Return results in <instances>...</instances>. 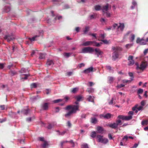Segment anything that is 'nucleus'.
Segmentation results:
<instances>
[{
	"mask_svg": "<svg viewBox=\"0 0 148 148\" xmlns=\"http://www.w3.org/2000/svg\"><path fill=\"white\" fill-rule=\"evenodd\" d=\"M113 29L111 26H109L107 27L106 29L109 30L111 29H115L117 34H119L122 32L123 30L125 27L124 24L123 23H119V25L116 23H114L113 25Z\"/></svg>",
	"mask_w": 148,
	"mask_h": 148,
	"instance_id": "nucleus-1",
	"label": "nucleus"
},
{
	"mask_svg": "<svg viewBox=\"0 0 148 148\" xmlns=\"http://www.w3.org/2000/svg\"><path fill=\"white\" fill-rule=\"evenodd\" d=\"M66 110H71L68 112L65 115L66 117H69L72 114L75 113L77 111H79V107L78 106H68L65 108Z\"/></svg>",
	"mask_w": 148,
	"mask_h": 148,
	"instance_id": "nucleus-2",
	"label": "nucleus"
},
{
	"mask_svg": "<svg viewBox=\"0 0 148 148\" xmlns=\"http://www.w3.org/2000/svg\"><path fill=\"white\" fill-rule=\"evenodd\" d=\"M112 49L113 53L112 55V59L114 60L118 58L119 56V51L122 50V49L119 47H112Z\"/></svg>",
	"mask_w": 148,
	"mask_h": 148,
	"instance_id": "nucleus-3",
	"label": "nucleus"
},
{
	"mask_svg": "<svg viewBox=\"0 0 148 148\" xmlns=\"http://www.w3.org/2000/svg\"><path fill=\"white\" fill-rule=\"evenodd\" d=\"M92 45L94 46L99 47L100 46V44L99 43H97L95 41H88L83 42L81 45V46H87Z\"/></svg>",
	"mask_w": 148,
	"mask_h": 148,
	"instance_id": "nucleus-4",
	"label": "nucleus"
},
{
	"mask_svg": "<svg viewBox=\"0 0 148 148\" xmlns=\"http://www.w3.org/2000/svg\"><path fill=\"white\" fill-rule=\"evenodd\" d=\"M128 114L130 115L128 116H124L121 115H119L118 118L119 119H121L122 120L128 121L131 119L132 118V115L134 114V112L132 111H129L128 112Z\"/></svg>",
	"mask_w": 148,
	"mask_h": 148,
	"instance_id": "nucleus-5",
	"label": "nucleus"
},
{
	"mask_svg": "<svg viewBox=\"0 0 148 148\" xmlns=\"http://www.w3.org/2000/svg\"><path fill=\"white\" fill-rule=\"evenodd\" d=\"M94 51V49L90 47H85L82 49V51L80 53H92Z\"/></svg>",
	"mask_w": 148,
	"mask_h": 148,
	"instance_id": "nucleus-6",
	"label": "nucleus"
},
{
	"mask_svg": "<svg viewBox=\"0 0 148 148\" xmlns=\"http://www.w3.org/2000/svg\"><path fill=\"white\" fill-rule=\"evenodd\" d=\"M136 68L137 69H139L142 70H144L147 67L148 64L146 62H143L140 64L139 66L138 63H136Z\"/></svg>",
	"mask_w": 148,
	"mask_h": 148,
	"instance_id": "nucleus-7",
	"label": "nucleus"
},
{
	"mask_svg": "<svg viewBox=\"0 0 148 148\" xmlns=\"http://www.w3.org/2000/svg\"><path fill=\"white\" fill-rule=\"evenodd\" d=\"M97 138L99 142L104 144L107 143L108 141V139L107 138H103V136L101 135H97Z\"/></svg>",
	"mask_w": 148,
	"mask_h": 148,
	"instance_id": "nucleus-8",
	"label": "nucleus"
},
{
	"mask_svg": "<svg viewBox=\"0 0 148 148\" xmlns=\"http://www.w3.org/2000/svg\"><path fill=\"white\" fill-rule=\"evenodd\" d=\"M94 51H95V54L97 56V57H102V55L103 53V51L99 48H96L94 49Z\"/></svg>",
	"mask_w": 148,
	"mask_h": 148,
	"instance_id": "nucleus-9",
	"label": "nucleus"
},
{
	"mask_svg": "<svg viewBox=\"0 0 148 148\" xmlns=\"http://www.w3.org/2000/svg\"><path fill=\"white\" fill-rule=\"evenodd\" d=\"M113 115L110 113H108L105 114H102L99 115V116L101 118H103L105 119H109L111 117H112Z\"/></svg>",
	"mask_w": 148,
	"mask_h": 148,
	"instance_id": "nucleus-10",
	"label": "nucleus"
},
{
	"mask_svg": "<svg viewBox=\"0 0 148 148\" xmlns=\"http://www.w3.org/2000/svg\"><path fill=\"white\" fill-rule=\"evenodd\" d=\"M39 35H36L32 37V38H29V40L31 41H34L36 40L37 38L39 37L40 36H42L43 33V31L40 30L39 31Z\"/></svg>",
	"mask_w": 148,
	"mask_h": 148,
	"instance_id": "nucleus-11",
	"label": "nucleus"
},
{
	"mask_svg": "<svg viewBox=\"0 0 148 148\" xmlns=\"http://www.w3.org/2000/svg\"><path fill=\"white\" fill-rule=\"evenodd\" d=\"M49 103H42L41 105V110H47L49 108Z\"/></svg>",
	"mask_w": 148,
	"mask_h": 148,
	"instance_id": "nucleus-12",
	"label": "nucleus"
},
{
	"mask_svg": "<svg viewBox=\"0 0 148 148\" xmlns=\"http://www.w3.org/2000/svg\"><path fill=\"white\" fill-rule=\"evenodd\" d=\"M137 43L139 44L140 45H146L147 43L146 41L143 39V38L140 39L138 38H137L136 41Z\"/></svg>",
	"mask_w": 148,
	"mask_h": 148,
	"instance_id": "nucleus-13",
	"label": "nucleus"
},
{
	"mask_svg": "<svg viewBox=\"0 0 148 148\" xmlns=\"http://www.w3.org/2000/svg\"><path fill=\"white\" fill-rule=\"evenodd\" d=\"M137 105H136L134 107L132 108V110L133 111H135L136 113H137L138 111H140L142 109L143 107L142 106H139L138 107Z\"/></svg>",
	"mask_w": 148,
	"mask_h": 148,
	"instance_id": "nucleus-14",
	"label": "nucleus"
},
{
	"mask_svg": "<svg viewBox=\"0 0 148 148\" xmlns=\"http://www.w3.org/2000/svg\"><path fill=\"white\" fill-rule=\"evenodd\" d=\"M133 57L132 56H130L128 58V60L129 61V63L128 64L129 66L132 65L134 63V62L133 60Z\"/></svg>",
	"mask_w": 148,
	"mask_h": 148,
	"instance_id": "nucleus-15",
	"label": "nucleus"
},
{
	"mask_svg": "<svg viewBox=\"0 0 148 148\" xmlns=\"http://www.w3.org/2000/svg\"><path fill=\"white\" fill-rule=\"evenodd\" d=\"M4 38L8 42H9L14 39V37L12 36L6 35L4 37Z\"/></svg>",
	"mask_w": 148,
	"mask_h": 148,
	"instance_id": "nucleus-16",
	"label": "nucleus"
},
{
	"mask_svg": "<svg viewBox=\"0 0 148 148\" xmlns=\"http://www.w3.org/2000/svg\"><path fill=\"white\" fill-rule=\"evenodd\" d=\"M109 5L108 4H107L106 5L103 6L102 8V10L103 14L108 11Z\"/></svg>",
	"mask_w": 148,
	"mask_h": 148,
	"instance_id": "nucleus-17",
	"label": "nucleus"
},
{
	"mask_svg": "<svg viewBox=\"0 0 148 148\" xmlns=\"http://www.w3.org/2000/svg\"><path fill=\"white\" fill-rule=\"evenodd\" d=\"M137 7V3L134 0H133L132 2V5L131 7V9H133Z\"/></svg>",
	"mask_w": 148,
	"mask_h": 148,
	"instance_id": "nucleus-18",
	"label": "nucleus"
},
{
	"mask_svg": "<svg viewBox=\"0 0 148 148\" xmlns=\"http://www.w3.org/2000/svg\"><path fill=\"white\" fill-rule=\"evenodd\" d=\"M93 67H90L89 68L83 71V73H88L90 72H92L93 71Z\"/></svg>",
	"mask_w": 148,
	"mask_h": 148,
	"instance_id": "nucleus-19",
	"label": "nucleus"
},
{
	"mask_svg": "<svg viewBox=\"0 0 148 148\" xmlns=\"http://www.w3.org/2000/svg\"><path fill=\"white\" fill-rule=\"evenodd\" d=\"M29 75H30L29 74L23 75L21 77V79L23 81L24 80L27 79V77Z\"/></svg>",
	"mask_w": 148,
	"mask_h": 148,
	"instance_id": "nucleus-20",
	"label": "nucleus"
},
{
	"mask_svg": "<svg viewBox=\"0 0 148 148\" xmlns=\"http://www.w3.org/2000/svg\"><path fill=\"white\" fill-rule=\"evenodd\" d=\"M108 126L114 129H115L117 127V125L115 123L109 124L108 125Z\"/></svg>",
	"mask_w": 148,
	"mask_h": 148,
	"instance_id": "nucleus-21",
	"label": "nucleus"
},
{
	"mask_svg": "<svg viewBox=\"0 0 148 148\" xmlns=\"http://www.w3.org/2000/svg\"><path fill=\"white\" fill-rule=\"evenodd\" d=\"M97 130L99 133H101L103 131V129L101 127L98 126L97 128Z\"/></svg>",
	"mask_w": 148,
	"mask_h": 148,
	"instance_id": "nucleus-22",
	"label": "nucleus"
},
{
	"mask_svg": "<svg viewBox=\"0 0 148 148\" xmlns=\"http://www.w3.org/2000/svg\"><path fill=\"white\" fill-rule=\"evenodd\" d=\"M28 112L29 110L27 108L26 109L23 110L21 111V112L22 113L26 115L28 113Z\"/></svg>",
	"mask_w": 148,
	"mask_h": 148,
	"instance_id": "nucleus-23",
	"label": "nucleus"
},
{
	"mask_svg": "<svg viewBox=\"0 0 148 148\" xmlns=\"http://www.w3.org/2000/svg\"><path fill=\"white\" fill-rule=\"evenodd\" d=\"M10 8L9 6H5L4 9V11L5 12H8L10 11Z\"/></svg>",
	"mask_w": 148,
	"mask_h": 148,
	"instance_id": "nucleus-24",
	"label": "nucleus"
},
{
	"mask_svg": "<svg viewBox=\"0 0 148 148\" xmlns=\"http://www.w3.org/2000/svg\"><path fill=\"white\" fill-rule=\"evenodd\" d=\"M53 64V62L52 60H48L47 63V66H49Z\"/></svg>",
	"mask_w": 148,
	"mask_h": 148,
	"instance_id": "nucleus-25",
	"label": "nucleus"
},
{
	"mask_svg": "<svg viewBox=\"0 0 148 148\" xmlns=\"http://www.w3.org/2000/svg\"><path fill=\"white\" fill-rule=\"evenodd\" d=\"M90 29V27L88 26H87L85 27V29L83 30L84 34H86L87 32L89 31Z\"/></svg>",
	"mask_w": 148,
	"mask_h": 148,
	"instance_id": "nucleus-26",
	"label": "nucleus"
},
{
	"mask_svg": "<svg viewBox=\"0 0 148 148\" xmlns=\"http://www.w3.org/2000/svg\"><path fill=\"white\" fill-rule=\"evenodd\" d=\"M87 99L89 101L93 102L94 97L90 95L87 98Z\"/></svg>",
	"mask_w": 148,
	"mask_h": 148,
	"instance_id": "nucleus-27",
	"label": "nucleus"
},
{
	"mask_svg": "<svg viewBox=\"0 0 148 148\" xmlns=\"http://www.w3.org/2000/svg\"><path fill=\"white\" fill-rule=\"evenodd\" d=\"M45 53H40L39 54V58L40 59H43L45 58Z\"/></svg>",
	"mask_w": 148,
	"mask_h": 148,
	"instance_id": "nucleus-28",
	"label": "nucleus"
},
{
	"mask_svg": "<svg viewBox=\"0 0 148 148\" xmlns=\"http://www.w3.org/2000/svg\"><path fill=\"white\" fill-rule=\"evenodd\" d=\"M94 89L92 88H87V91L89 93H92L94 92Z\"/></svg>",
	"mask_w": 148,
	"mask_h": 148,
	"instance_id": "nucleus-29",
	"label": "nucleus"
},
{
	"mask_svg": "<svg viewBox=\"0 0 148 148\" xmlns=\"http://www.w3.org/2000/svg\"><path fill=\"white\" fill-rule=\"evenodd\" d=\"M115 123L117 125V127L119 126H121L122 124L121 121L120 120H117Z\"/></svg>",
	"mask_w": 148,
	"mask_h": 148,
	"instance_id": "nucleus-30",
	"label": "nucleus"
},
{
	"mask_svg": "<svg viewBox=\"0 0 148 148\" xmlns=\"http://www.w3.org/2000/svg\"><path fill=\"white\" fill-rule=\"evenodd\" d=\"M72 54V53L65 52L63 53V55L64 57L68 58Z\"/></svg>",
	"mask_w": 148,
	"mask_h": 148,
	"instance_id": "nucleus-31",
	"label": "nucleus"
},
{
	"mask_svg": "<svg viewBox=\"0 0 148 148\" xmlns=\"http://www.w3.org/2000/svg\"><path fill=\"white\" fill-rule=\"evenodd\" d=\"M103 14H105L106 16L108 18L110 17L112 15V13H110L108 11L105 12Z\"/></svg>",
	"mask_w": 148,
	"mask_h": 148,
	"instance_id": "nucleus-32",
	"label": "nucleus"
},
{
	"mask_svg": "<svg viewBox=\"0 0 148 148\" xmlns=\"http://www.w3.org/2000/svg\"><path fill=\"white\" fill-rule=\"evenodd\" d=\"M83 98V97L82 95H79L77 96L76 97L77 101H80Z\"/></svg>",
	"mask_w": 148,
	"mask_h": 148,
	"instance_id": "nucleus-33",
	"label": "nucleus"
},
{
	"mask_svg": "<svg viewBox=\"0 0 148 148\" xmlns=\"http://www.w3.org/2000/svg\"><path fill=\"white\" fill-rule=\"evenodd\" d=\"M108 82L110 83H112L114 79L113 77H108Z\"/></svg>",
	"mask_w": 148,
	"mask_h": 148,
	"instance_id": "nucleus-34",
	"label": "nucleus"
},
{
	"mask_svg": "<svg viewBox=\"0 0 148 148\" xmlns=\"http://www.w3.org/2000/svg\"><path fill=\"white\" fill-rule=\"evenodd\" d=\"M78 90V88H75L73 89L72 90H71V92L73 93H76Z\"/></svg>",
	"mask_w": 148,
	"mask_h": 148,
	"instance_id": "nucleus-35",
	"label": "nucleus"
},
{
	"mask_svg": "<svg viewBox=\"0 0 148 148\" xmlns=\"http://www.w3.org/2000/svg\"><path fill=\"white\" fill-rule=\"evenodd\" d=\"M48 145V144L46 141H44V143L42 145V147L43 148H46Z\"/></svg>",
	"mask_w": 148,
	"mask_h": 148,
	"instance_id": "nucleus-36",
	"label": "nucleus"
},
{
	"mask_svg": "<svg viewBox=\"0 0 148 148\" xmlns=\"http://www.w3.org/2000/svg\"><path fill=\"white\" fill-rule=\"evenodd\" d=\"M37 86V84L36 83H34L30 85V87L31 88H36Z\"/></svg>",
	"mask_w": 148,
	"mask_h": 148,
	"instance_id": "nucleus-37",
	"label": "nucleus"
},
{
	"mask_svg": "<svg viewBox=\"0 0 148 148\" xmlns=\"http://www.w3.org/2000/svg\"><path fill=\"white\" fill-rule=\"evenodd\" d=\"M128 75L129 76L131 77V78H130L131 81H132L133 80L134 77L133 73L132 72H129L128 73Z\"/></svg>",
	"mask_w": 148,
	"mask_h": 148,
	"instance_id": "nucleus-38",
	"label": "nucleus"
},
{
	"mask_svg": "<svg viewBox=\"0 0 148 148\" xmlns=\"http://www.w3.org/2000/svg\"><path fill=\"white\" fill-rule=\"evenodd\" d=\"M101 8V6L99 5H97L95 6V9L96 10H99Z\"/></svg>",
	"mask_w": 148,
	"mask_h": 148,
	"instance_id": "nucleus-39",
	"label": "nucleus"
},
{
	"mask_svg": "<svg viewBox=\"0 0 148 148\" xmlns=\"http://www.w3.org/2000/svg\"><path fill=\"white\" fill-rule=\"evenodd\" d=\"M27 70L25 68H22L20 71L21 73H23L27 72Z\"/></svg>",
	"mask_w": 148,
	"mask_h": 148,
	"instance_id": "nucleus-40",
	"label": "nucleus"
},
{
	"mask_svg": "<svg viewBox=\"0 0 148 148\" xmlns=\"http://www.w3.org/2000/svg\"><path fill=\"white\" fill-rule=\"evenodd\" d=\"M81 148H88V144L86 143H84L82 145Z\"/></svg>",
	"mask_w": 148,
	"mask_h": 148,
	"instance_id": "nucleus-41",
	"label": "nucleus"
},
{
	"mask_svg": "<svg viewBox=\"0 0 148 148\" xmlns=\"http://www.w3.org/2000/svg\"><path fill=\"white\" fill-rule=\"evenodd\" d=\"M97 121V120L95 118H92L91 119V122H92V123H93L95 124V123H96Z\"/></svg>",
	"mask_w": 148,
	"mask_h": 148,
	"instance_id": "nucleus-42",
	"label": "nucleus"
},
{
	"mask_svg": "<svg viewBox=\"0 0 148 148\" xmlns=\"http://www.w3.org/2000/svg\"><path fill=\"white\" fill-rule=\"evenodd\" d=\"M96 136V132L95 131H93L91 133L90 136L93 138H95Z\"/></svg>",
	"mask_w": 148,
	"mask_h": 148,
	"instance_id": "nucleus-43",
	"label": "nucleus"
},
{
	"mask_svg": "<svg viewBox=\"0 0 148 148\" xmlns=\"http://www.w3.org/2000/svg\"><path fill=\"white\" fill-rule=\"evenodd\" d=\"M128 137L127 136H124L123 138L122 141L126 142L128 140Z\"/></svg>",
	"mask_w": 148,
	"mask_h": 148,
	"instance_id": "nucleus-44",
	"label": "nucleus"
},
{
	"mask_svg": "<svg viewBox=\"0 0 148 148\" xmlns=\"http://www.w3.org/2000/svg\"><path fill=\"white\" fill-rule=\"evenodd\" d=\"M133 44H129L126 45L125 47L127 49H128L133 45Z\"/></svg>",
	"mask_w": 148,
	"mask_h": 148,
	"instance_id": "nucleus-45",
	"label": "nucleus"
},
{
	"mask_svg": "<svg viewBox=\"0 0 148 148\" xmlns=\"http://www.w3.org/2000/svg\"><path fill=\"white\" fill-rule=\"evenodd\" d=\"M142 125H147L148 124V121L146 120L143 121L142 122Z\"/></svg>",
	"mask_w": 148,
	"mask_h": 148,
	"instance_id": "nucleus-46",
	"label": "nucleus"
},
{
	"mask_svg": "<svg viewBox=\"0 0 148 148\" xmlns=\"http://www.w3.org/2000/svg\"><path fill=\"white\" fill-rule=\"evenodd\" d=\"M54 125L53 124H49L47 126V128L48 129H51L54 126Z\"/></svg>",
	"mask_w": 148,
	"mask_h": 148,
	"instance_id": "nucleus-47",
	"label": "nucleus"
},
{
	"mask_svg": "<svg viewBox=\"0 0 148 148\" xmlns=\"http://www.w3.org/2000/svg\"><path fill=\"white\" fill-rule=\"evenodd\" d=\"M16 113L12 112H11L9 113V114L12 116V117H15V115L16 114Z\"/></svg>",
	"mask_w": 148,
	"mask_h": 148,
	"instance_id": "nucleus-48",
	"label": "nucleus"
},
{
	"mask_svg": "<svg viewBox=\"0 0 148 148\" xmlns=\"http://www.w3.org/2000/svg\"><path fill=\"white\" fill-rule=\"evenodd\" d=\"M135 35L134 34L132 35L131 37L130 38V40L132 42L134 39Z\"/></svg>",
	"mask_w": 148,
	"mask_h": 148,
	"instance_id": "nucleus-49",
	"label": "nucleus"
},
{
	"mask_svg": "<svg viewBox=\"0 0 148 148\" xmlns=\"http://www.w3.org/2000/svg\"><path fill=\"white\" fill-rule=\"evenodd\" d=\"M62 100L61 99H58L56 100H55L53 101V102L54 103H56L58 102H59L61 101H62Z\"/></svg>",
	"mask_w": 148,
	"mask_h": 148,
	"instance_id": "nucleus-50",
	"label": "nucleus"
},
{
	"mask_svg": "<svg viewBox=\"0 0 148 148\" xmlns=\"http://www.w3.org/2000/svg\"><path fill=\"white\" fill-rule=\"evenodd\" d=\"M143 90L142 89L140 88L138 90L137 93L138 94H141L143 93Z\"/></svg>",
	"mask_w": 148,
	"mask_h": 148,
	"instance_id": "nucleus-51",
	"label": "nucleus"
},
{
	"mask_svg": "<svg viewBox=\"0 0 148 148\" xmlns=\"http://www.w3.org/2000/svg\"><path fill=\"white\" fill-rule=\"evenodd\" d=\"M124 85L121 84L120 85H118L116 87L118 88H120L124 87Z\"/></svg>",
	"mask_w": 148,
	"mask_h": 148,
	"instance_id": "nucleus-52",
	"label": "nucleus"
},
{
	"mask_svg": "<svg viewBox=\"0 0 148 148\" xmlns=\"http://www.w3.org/2000/svg\"><path fill=\"white\" fill-rule=\"evenodd\" d=\"M88 84H89V85H88V86H92L95 84L93 82H89L88 83Z\"/></svg>",
	"mask_w": 148,
	"mask_h": 148,
	"instance_id": "nucleus-53",
	"label": "nucleus"
},
{
	"mask_svg": "<svg viewBox=\"0 0 148 148\" xmlns=\"http://www.w3.org/2000/svg\"><path fill=\"white\" fill-rule=\"evenodd\" d=\"M123 82L124 83H127L129 82H131V80H126V79H124L123 80Z\"/></svg>",
	"mask_w": 148,
	"mask_h": 148,
	"instance_id": "nucleus-54",
	"label": "nucleus"
},
{
	"mask_svg": "<svg viewBox=\"0 0 148 148\" xmlns=\"http://www.w3.org/2000/svg\"><path fill=\"white\" fill-rule=\"evenodd\" d=\"M88 35L90 36H92L95 38V39H97V38L96 37V34H91L90 33L88 34Z\"/></svg>",
	"mask_w": 148,
	"mask_h": 148,
	"instance_id": "nucleus-55",
	"label": "nucleus"
},
{
	"mask_svg": "<svg viewBox=\"0 0 148 148\" xmlns=\"http://www.w3.org/2000/svg\"><path fill=\"white\" fill-rule=\"evenodd\" d=\"M38 140L40 141H45L44 140V138L43 137H39L38 138Z\"/></svg>",
	"mask_w": 148,
	"mask_h": 148,
	"instance_id": "nucleus-56",
	"label": "nucleus"
},
{
	"mask_svg": "<svg viewBox=\"0 0 148 148\" xmlns=\"http://www.w3.org/2000/svg\"><path fill=\"white\" fill-rule=\"evenodd\" d=\"M69 142H70V143H71V144L72 145V147H75V143H74L73 140H71L69 141Z\"/></svg>",
	"mask_w": 148,
	"mask_h": 148,
	"instance_id": "nucleus-57",
	"label": "nucleus"
},
{
	"mask_svg": "<svg viewBox=\"0 0 148 148\" xmlns=\"http://www.w3.org/2000/svg\"><path fill=\"white\" fill-rule=\"evenodd\" d=\"M39 98L38 96V95L36 96V97H34L31 98V99L33 101H34V100L37 99Z\"/></svg>",
	"mask_w": 148,
	"mask_h": 148,
	"instance_id": "nucleus-58",
	"label": "nucleus"
},
{
	"mask_svg": "<svg viewBox=\"0 0 148 148\" xmlns=\"http://www.w3.org/2000/svg\"><path fill=\"white\" fill-rule=\"evenodd\" d=\"M70 7L68 4H65L64 5V9H67L69 8Z\"/></svg>",
	"mask_w": 148,
	"mask_h": 148,
	"instance_id": "nucleus-59",
	"label": "nucleus"
},
{
	"mask_svg": "<svg viewBox=\"0 0 148 148\" xmlns=\"http://www.w3.org/2000/svg\"><path fill=\"white\" fill-rule=\"evenodd\" d=\"M138 145V143H135L133 145V146L132 147V148H136Z\"/></svg>",
	"mask_w": 148,
	"mask_h": 148,
	"instance_id": "nucleus-60",
	"label": "nucleus"
},
{
	"mask_svg": "<svg viewBox=\"0 0 148 148\" xmlns=\"http://www.w3.org/2000/svg\"><path fill=\"white\" fill-rule=\"evenodd\" d=\"M10 73H11L12 75H14L16 73V72L15 71H10Z\"/></svg>",
	"mask_w": 148,
	"mask_h": 148,
	"instance_id": "nucleus-61",
	"label": "nucleus"
},
{
	"mask_svg": "<svg viewBox=\"0 0 148 148\" xmlns=\"http://www.w3.org/2000/svg\"><path fill=\"white\" fill-rule=\"evenodd\" d=\"M62 18V17L61 16H59L58 17L56 16L55 18V20H56L58 18V20H60Z\"/></svg>",
	"mask_w": 148,
	"mask_h": 148,
	"instance_id": "nucleus-62",
	"label": "nucleus"
},
{
	"mask_svg": "<svg viewBox=\"0 0 148 148\" xmlns=\"http://www.w3.org/2000/svg\"><path fill=\"white\" fill-rule=\"evenodd\" d=\"M114 100V98H113L109 102V105H112L113 103V101Z\"/></svg>",
	"mask_w": 148,
	"mask_h": 148,
	"instance_id": "nucleus-63",
	"label": "nucleus"
},
{
	"mask_svg": "<svg viewBox=\"0 0 148 148\" xmlns=\"http://www.w3.org/2000/svg\"><path fill=\"white\" fill-rule=\"evenodd\" d=\"M84 64L83 63H82L78 65V66L79 68H81L82 67H83L84 66Z\"/></svg>",
	"mask_w": 148,
	"mask_h": 148,
	"instance_id": "nucleus-64",
	"label": "nucleus"
}]
</instances>
